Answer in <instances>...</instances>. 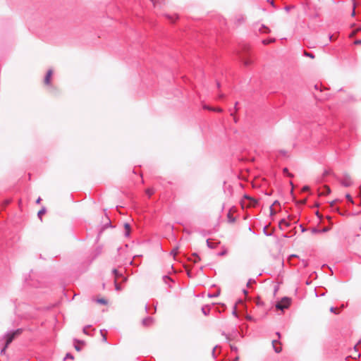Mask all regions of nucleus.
I'll return each instance as SVG.
<instances>
[{
    "instance_id": "bb28decb",
    "label": "nucleus",
    "mask_w": 361,
    "mask_h": 361,
    "mask_svg": "<svg viewBox=\"0 0 361 361\" xmlns=\"http://www.w3.org/2000/svg\"><path fill=\"white\" fill-rule=\"evenodd\" d=\"M281 224H285L286 226H289V224L286 221H285L284 220L281 221Z\"/></svg>"
},
{
    "instance_id": "9b49d317",
    "label": "nucleus",
    "mask_w": 361,
    "mask_h": 361,
    "mask_svg": "<svg viewBox=\"0 0 361 361\" xmlns=\"http://www.w3.org/2000/svg\"><path fill=\"white\" fill-rule=\"evenodd\" d=\"M341 184L345 187H349L351 185L352 182L350 179H345L341 181Z\"/></svg>"
},
{
    "instance_id": "a878e982",
    "label": "nucleus",
    "mask_w": 361,
    "mask_h": 361,
    "mask_svg": "<svg viewBox=\"0 0 361 361\" xmlns=\"http://www.w3.org/2000/svg\"><path fill=\"white\" fill-rule=\"evenodd\" d=\"M329 227H324L323 229H322V232H327L329 231Z\"/></svg>"
},
{
    "instance_id": "cd10ccee",
    "label": "nucleus",
    "mask_w": 361,
    "mask_h": 361,
    "mask_svg": "<svg viewBox=\"0 0 361 361\" xmlns=\"http://www.w3.org/2000/svg\"><path fill=\"white\" fill-rule=\"evenodd\" d=\"M283 173H284L285 174H286V175L288 174V173H289V172H288V169H287V168H284V169H283Z\"/></svg>"
},
{
    "instance_id": "4c0bfd02",
    "label": "nucleus",
    "mask_w": 361,
    "mask_h": 361,
    "mask_svg": "<svg viewBox=\"0 0 361 361\" xmlns=\"http://www.w3.org/2000/svg\"><path fill=\"white\" fill-rule=\"evenodd\" d=\"M265 32H270V30L266 28V31H264Z\"/></svg>"
},
{
    "instance_id": "f03ea898",
    "label": "nucleus",
    "mask_w": 361,
    "mask_h": 361,
    "mask_svg": "<svg viewBox=\"0 0 361 361\" xmlns=\"http://www.w3.org/2000/svg\"><path fill=\"white\" fill-rule=\"evenodd\" d=\"M20 333H21V330L20 329H18V330L15 331L14 332H13L11 334H8L6 336V345H5L4 348L1 350L2 353L5 352L6 348L8 347V345L13 341L14 338L16 336H18L19 334H20Z\"/></svg>"
},
{
    "instance_id": "f257e3e1",
    "label": "nucleus",
    "mask_w": 361,
    "mask_h": 361,
    "mask_svg": "<svg viewBox=\"0 0 361 361\" xmlns=\"http://www.w3.org/2000/svg\"><path fill=\"white\" fill-rule=\"evenodd\" d=\"M257 203L258 202L257 200L247 195H245L240 202L243 208L255 207L257 206Z\"/></svg>"
},
{
    "instance_id": "423d86ee",
    "label": "nucleus",
    "mask_w": 361,
    "mask_h": 361,
    "mask_svg": "<svg viewBox=\"0 0 361 361\" xmlns=\"http://www.w3.org/2000/svg\"><path fill=\"white\" fill-rule=\"evenodd\" d=\"M279 205H280V204H279V202L278 201H275V202L272 204V205H271V207H270V212H271V214L274 215V214H275L276 213V209H275V207H276V206H279Z\"/></svg>"
},
{
    "instance_id": "4be33fe9",
    "label": "nucleus",
    "mask_w": 361,
    "mask_h": 361,
    "mask_svg": "<svg viewBox=\"0 0 361 361\" xmlns=\"http://www.w3.org/2000/svg\"><path fill=\"white\" fill-rule=\"evenodd\" d=\"M193 256L195 257L194 259V262H197V261L200 260V258L197 255L194 254Z\"/></svg>"
},
{
    "instance_id": "2eb2a0df",
    "label": "nucleus",
    "mask_w": 361,
    "mask_h": 361,
    "mask_svg": "<svg viewBox=\"0 0 361 361\" xmlns=\"http://www.w3.org/2000/svg\"><path fill=\"white\" fill-rule=\"evenodd\" d=\"M178 247H176L172 250L171 253V255H173V257H175L178 254Z\"/></svg>"
},
{
    "instance_id": "473e14b6",
    "label": "nucleus",
    "mask_w": 361,
    "mask_h": 361,
    "mask_svg": "<svg viewBox=\"0 0 361 361\" xmlns=\"http://www.w3.org/2000/svg\"><path fill=\"white\" fill-rule=\"evenodd\" d=\"M224 97V95L223 94H220L219 95V97L221 99V98H223Z\"/></svg>"
},
{
    "instance_id": "2f4dec72",
    "label": "nucleus",
    "mask_w": 361,
    "mask_h": 361,
    "mask_svg": "<svg viewBox=\"0 0 361 361\" xmlns=\"http://www.w3.org/2000/svg\"><path fill=\"white\" fill-rule=\"evenodd\" d=\"M41 200H42V199H41L40 197H39V198L37 200L36 202H37V204H39V203H40V202H41Z\"/></svg>"
},
{
    "instance_id": "f3484780",
    "label": "nucleus",
    "mask_w": 361,
    "mask_h": 361,
    "mask_svg": "<svg viewBox=\"0 0 361 361\" xmlns=\"http://www.w3.org/2000/svg\"><path fill=\"white\" fill-rule=\"evenodd\" d=\"M45 212H46L45 209H42L41 210H39V212H38V216H39V218H42V216L43 214H44Z\"/></svg>"
},
{
    "instance_id": "aec40b11",
    "label": "nucleus",
    "mask_w": 361,
    "mask_h": 361,
    "mask_svg": "<svg viewBox=\"0 0 361 361\" xmlns=\"http://www.w3.org/2000/svg\"><path fill=\"white\" fill-rule=\"evenodd\" d=\"M228 253V250L226 249L224 250L222 252H221L219 255L220 256H224Z\"/></svg>"
},
{
    "instance_id": "a211bd4d",
    "label": "nucleus",
    "mask_w": 361,
    "mask_h": 361,
    "mask_svg": "<svg viewBox=\"0 0 361 361\" xmlns=\"http://www.w3.org/2000/svg\"><path fill=\"white\" fill-rule=\"evenodd\" d=\"M345 197H346V198L348 199V200L349 202H350L352 204H353V203H354V202H353V199H352L351 196H350L349 194H347V195H345Z\"/></svg>"
},
{
    "instance_id": "393cba45",
    "label": "nucleus",
    "mask_w": 361,
    "mask_h": 361,
    "mask_svg": "<svg viewBox=\"0 0 361 361\" xmlns=\"http://www.w3.org/2000/svg\"><path fill=\"white\" fill-rule=\"evenodd\" d=\"M310 190V188H309L308 186H304V187L302 188V191H304V192H305V191H307V190Z\"/></svg>"
},
{
    "instance_id": "20e7f679",
    "label": "nucleus",
    "mask_w": 361,
    "mask_h": 361,
    "mask_svg": "<svg viewBox=\"0 0 361 361\" xmlns=\"http://www.w3.org/2000/svg\"><path fill=\"white\" fill-rule=\"evenodd\" d=\"M53 71L51 70H49L47 73V75L44 79V83L47 86H49L51 82Z\"/></svg>"
},
{
    "instance_id": "72a5a7b5",
    "label": "nucleus",
    "mask_w": 361,
    "mask_h": 361,
    "mask_svg": "<svg viewBox=\"0 0 361 361\" xmlns=\"http://www.w3.org/2000/svg\"><path fill=\"white\" fill-rule=\"evenodd\" d=\"M336 200L333 201V202L331 203V207H332V206H334V204L336 203Z\"/></svg>"
},
{
    "instance_id": "7c9ffc66",
    "label": "nucleus",
    "mask_w": 361,
    "mask_h": 361,
    "mask_svg": "<svg viewBox=\"0 0 361 361\" xmlns=\"http://www.w3.org/2000/svg\"><path fill=\"white\" fill-rule=\"evenodd\" d=\"M166 17L170 19L171 20H173L174 18L173 17L169 16V15L166 16Z\"/></svg>"
},
{
    "instance_id": "dca6fc26",
    "label": "nucleus",
    "mask_w": 361,
    "mask_h": 361,
    "mask_svg": "<svg viewBox=\"0 0 361 361\" xmlns=\"http://www.w3.org/2000/svg\"><path fill=\"white\" fill-rule=\"evenodd\" d=\"M113 272L115 275V280H118V277L121 276V275L118 274V271L116 269H114Z\"/></svg>"
},
{
    "instance_id": "79ce46f5",
    "label": "nucleus",
    "mask_w": 361,
    "mask_h": 361,
    "mask_svg": "<svg viewBox=\"0 0 361 361\" xmlns=\"http://www.w3.org/2000/svg\"><path fill=\"white\" fill-rule=\"evenodd\" d=\"M277 335H278V336L280 338V336H280V334H279V333H277Z\"/></svg>"
},
{
    "instance_id": "ddd939ff",
    "label": "nucleus",
    "mask_w": 361,
    "mask_h": 361,
    "mask_svg": "<svg viewBox=\"0 0 361 361\" xmlns=\"http://www.w3.org/2000/svg\"><path fill=\"white\" fill-rule=\"evenodd\" d=\"M204 108L209 109V110H212V111H217V112H222L223 111L222 109H221V108L214 109V108H210V107H208V106H204Z\"/></svg>"
},
{
    "instance_id": "58836bf2",
    "label": "nucleus",
    "mask_w": 361,
    "mask_h": 361,
    "mask_svg": "<svg viewBox=\"0 0 361 361\" xmlns=\"http://www.w3.org/2000/svg\"><path fill=\"white\" fill-rule=\"evenodd\" d=\"M331 312H336L334 311V309L333 307H331Z\"/></svg>"
},
{
    "instance_id": "e433bc0d",
    "label": "nucleus",
    "mask_w": 361,
    "mask_h": 361,
    "mask_svg": "<svg viewBox=\"0 0 361 361\" xmlns=\"http://www.w3.org/2000/svg\"><path fill=\"white\" fill-rule=\"evenodd\" d=\"M263 43H264V44H268V43H269V41H265V40H264V41L263 42Z\"/></svg>"
},
{
    "instance_id": "c85d7f7f",
    "label": "nucleus",
    "mask_w": 361,
    "mask_h": 361,
    "mask_svg": "<svg viewBox=\"0 0 361 361\" xmlns=\"http://www.w3.org/2000/svg\"><path fill=\"white\" fill-rule=\"evenodd\" d=\"M305 202H306V200H305H305H301V201L300 202V204H305Z\"/></svg>"
},
{
    "instance_id": "c9c22d12",
    "label": "nucleus",
    "mask_w": 361,
    "mask_h": 361,
    "mask_svg": "<svg viewBox=\"0 0 361 361\" xmlns=\"http://www.w3.org/2000/svg\"><path fill=\"white\" fill-rule=\"evenodd\" d=\"M66 357H69V358H71V359H73V356H71V355H67V356H66Z\"/></svg>"
},
{
    "instance_id": "7ed1b4c3",
    "label": "nucleus",
    "mask_w": 361,
    "mask_h": 361,
    "mask_svg": "<svg viewBox=\"0 0 361 361\" xmlns=\"http://www.w3.org/2000/svg\"><path fill=\"white\" fill-rule=\"evenodd\" d=\"M290 304V300L288 298H283L279 302H278L276 305V307L279 310H283L289 307Z\"/></svg>"
},
{
    "instance_id": "c756f323",
    "label": "nucleus",
    "mask_w": 361,
    "mask_h": 361,
    "mask_svg": "<svg viewBox=\"0 0 361 361\" xmlns=\"http://www.w3.org/2000/svg\"><path fill=\"white\" fill-rule=\"evenodd\" d=\"M287 176L290 178H293V174L290 173H288Z\"/></svg>"
},
{
    "instance_id": "6ab92c4d",
    "label": "nucleus",
    "mask_w": 361,
    "mask_h": 361,
    "mask_svg": "<svg viewBox=\"0 0 361 361\" xmlns=\"http://www.w3.org/2000/svg\"><path fill=\"white\" fill-rule=\"evenodd\" d=\"M115 286H116V290H118L121 289V286L118 283V280H115Z\"/></svg>"
},
{
    "instance_id": "f704fd0d",
    "label": "nucleus",
    "mask_w": 361,
    "mask_h": 361,
    "mask_svg": "<svg viewBox=\"0 0 361 361\" xmlns=\"http://www.w3.org/2000/svg\"><path fill=\"white\" fill-rule=\"evenodd\" d=\"M355 30H357V32H361V27L357 28Z\"/></svg>"
},
{
    "instance_id": "9d476101",
    "label": "nucleus",
    "mask_w": 361,
    "mask_h": 361,
    "mask_svg": "<svg viewBox=\"0 0 361 361\" xmlns=\"http://www.w3.org/2000/svg\"><path fill=\"white\" fill-rule=\"evenodd\" d=\"M324 191L320 193V195H329L331 192V189L328 185H324Z\"/></svg>"
},
{
    "instance_id": "5701e85b",
    "label": "nucleus",
    "mask_w": 361,
    "mask_h": 361,
    "mask_svg": "<svg viewBox=\"0 0 361 361\" xmlns=\"http://www.w3.org/2000/svg\"><path fill=\"white\" fill-rule=\"evenodd\" d=\"M355 45H361V39H357L354 42Z\"/></svg>"
},
{
    "instance_id": "412c9836",
    "label": "nucleus",
    "mask_w": 361,
    "mask_h": 361,
    "mask_svg": "<svg viewBox=\"0 0 361 361\" xmlns=\"http://www.w3.org/2000/svg\"><path fill=\"white\" fill-rule=\"evenodd\" d=\"M357 33V30H353L349 35L350 37H353Z\"/></svg>"
},
{
    "instance_id": "6e6552de",
    "label": "nucleus",
    "mask_w": 361,
    "mask_h": 361,
    "mask_svg": "<svg viewBox=\"0 0 361 361\" xmlns=\"http://www.w3.org/2000/svg\"><path fill=\"white\" fill-rule=\"evenodd\" d=\"M96 302L98 304L103 305H108V300L104 298H97V299H96Z\"/></svg>"
},
{
    "instance_id": "1a4fd4ad",
    "label": "nucleus",
    "mask_w": 361,
    "mask_h": 361,
    "mask_svg": "<svg viewBox=\"0 0 361 361\" xmlns=\"http://www.w3.org/2000/svg\"><path fill=\"white\" fill-rule=\"evenodd\" d=\"M228 220L230 223H234L235 222V218L233 217V212L231 210H230L227 214Z\"/></svg>"
},
{
    "instance_id": "f8f14e48",
    "label": "nucleus",
    "mask_w": 361,
    "mask_h": 361,
    "mask_svg": "<svg viewBox=\"0 0 361 361\" xmlns=\"http://www.w3.org/2000/svg\"><path fill=\"white\" fill-rule=\"evenodd\" d=\"M124 228H125V231H126V235H128L129 233H130V226L128 224H124Z\"/></svg>"
},
{
    "instance_id": "ea45409f",
    "label": "nucleus",
    "mask_w": 361,
    "mask_h": 361,
    "mask_svg": "<svg viewBox=\"0 0 361 361\" xmlns=\"http://www.w3.org/2000/svg\"><path fill=\"white\" fill-rule=\"evenodd\" d=\"M360 196H361V187L360 188Z\"/></svg>"
},
{
    "instance_id": "0eeeda50",
    "label": "nucleus",
    "mask_w": 361,
    "mask_h": 361,
    "mask_svg": "<svg viewBox=\"0 0 361 361\" xmlns=\"http://www.w3.org/2000/svg\"><path fill=\"white\" fill-rule=\"evenodd\" d=\"M242 61L246 66H251L253 63V60L250 58H244L242 59Z\"/></svg>"
},
{
    "instance_id": "39448f33",
    "label": "nucleus",
    "mask_w": 361,
    "mask_h": 361,
    "mask_svg": "<svg viewBox=\"0 0 361 361\" xmlns=\"http://www.w3.org/2000/svg\"><path fill=\"white\" fill-rule=\"evenodd\" d=\"M272 345H273V347H274L276 353H279L281 351V350H282L281 343L279 341H278L276 340H274L272 341Z\"/></svg>"
},
{
    "instance_id": "b1692460",
    "label": "nucleus",
    "mask_w": 361,
    "mask_h": 361,
    "mask_svg": "<svg viewBox=\"0 0 361 361\" xmlns=\"http://www.w3.org/2000/svg\"><path fill=\"white\" fill-rule=\"evenodd\" d=\"M305 54L306 56H307L311 57V58H314V56H313L312 54H310V53H307V52H306V51H305Z\"/></svg>"
},
{
    "instance_id": "a19ab883",
    "label": "nucleus",
    "mask_w": 361,
    "mask_h": 361,
    "mask_svg": "<svg viewBox=\"0 0 361 361\" xmlns=\"http://www.w3.org/2000/svg\"><path fill=\"white\" fill-rule=\"evenodd\" d=\"M219 86H220V84L218 82L217 83V87H219Z\"/></svg>"
},
{
    "instance_id": "4468645a",
    "label": "nucleus",
    "mask_w": 361,
    "mask_h": 361,
    "mask_svg": "<svg viewBox=\"0 0 361 361\" xmlns=\"http://www.w3.org/2000/svg\"><path fill=\"white\" fill-rule=\"evenodd\" d=\"M145 192L150 197L151 195H152L154 194V190L152 188H147L145 190Z\"/></svg>"
}]
</instances>
